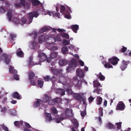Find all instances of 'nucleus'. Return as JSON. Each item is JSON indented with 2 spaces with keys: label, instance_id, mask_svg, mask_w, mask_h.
Listing matches in <instances>:
<instances>
[{
  "label": "nucleus",
  "instance_id": "f257e3e1",
  "mask_svg": "<svg viewBox=\"0 0 131 131\" xmlns=\"http://www.w3.org/2000/svg\"><path fill=\"white\" fill-rule=\"evenodd\" d=\"M56 10L58 11L59 10V9H60V12L62 13V14H64V17L68 19H70L71 18L69 11L72 13L69 7H67V12L64 13V11L65 9V8L63 6H62L61 4L57 3L56 6Z\"/></svg>",
  "mask_w": 131,
  "mask_h": 131
},
{
  "label": "nucleus",
  "instance_id": "f03ea898",
  "mask_svg": "<svg viewBox=\"0 0 131 131\" xmlns=\"http://www.w3.org/2000/svg\"><path fill=\"white\" fill-rule=\"evenodd\" d=\"M84 82L86 84H87V82H85L84 80H83L82 81L81 80L78 81L77 78L76 77H74L73 79L71 80L69 87H70L74 86L77 87L79 88L81 86L82 82Z\"/></svg>",
  "mask_w": 131,
  "mask_h": 131
},
{
  "label": "nucleus",
  "instance_id": "7ed1b4c3",
  "mask_svg": "<svg viewBox=\"0 0 131 131\" xmlns=\"http://www.w3.org/2000/svg\"><path fill=\"white\" fill-rule=\"evenodd\" d=\"M42 3H41V5ZM41 14L42 15H44L47 14L51 16L52 15L53 17H58V18H60V15L59 13H56L54 12H51L50 11H48L44 9L43 7L41 6Z\"/></svg>",
  "mask_w": 131,
  "mask_h": 131
},
{
  "label": "nucleus",
  "instance_id": "20e7f679",
  "mask_svg": "<svg viewBox=\"0 0 131 131\" xmlns=\"http://www.w3.org/2000/svg\"><path fill=\"white\" fill-rule=\"evenodd\" d=\"M62 75H60L59 78V82L63 84H66L69 87L71 79L68 77L66 78L64 74L62 73Z\"/></svg>",
  "mask_w": 131,
  "mask_h": 131
},
{
  "label": "nucleus",
  "instance_id": "39448f33",
  "mask_svg": "<svg viewBox=\"0 0 131 131\" xmlns=\"http://www.w3.org/2000/svg\"><path fill=\"white\" fill-rule=\"evenodd\" d=\"M7 18L8 19V21H12L16 25H17L20 23V20L16 18H13L12 20L11 18L12 16V10L11 9H8L7 13Z\"/></svg>",
  "mask_w": 131,
  "mask_h": 131
},
{
  "label": "nucleus",
  "instance_id": "423d86ee",
  "mask_svg": "<svg viewBox=\"0 0 131 131\" xmlns=\"http://www.w3.org/2000/svg\"><path fill=\"white\" fill-rule=\"evenodd\" d=\"M70 113H72V110L71 109L67 108L66 109L64 117H58L53 118V120L57 123H59L62 120L66 119L67 116H69L68 114Z\"/></svg>",
  "mask_w": 131,
  "mask_h": 131
},
{
  "label": "nucleus",
  "instance_id": "0eeeda50",
  "mask_svg": "<svg viewBox=\"0 0 131 131\" xmlns=\"http://www.w3.org/2000/svg\"><path fill=\"white\" fill-rule=\"evenodd\" d=\"M58 54L57 52H52L51 54L49 57L47 58L45 54L41 53V58H42L43 57H44L45 58V59H47V61L48 62H50V61L53 58L56 57L57 56Z\"/></svg>",
  "mask_w": 131,
  "mask_h": 131
},
{
  "label": "nucleus",
  "instance_id": "6e6552de",
  "mask_svg": "<svg viewBox=\"0 0 131 131\" xmlns=\"http://www.w3.org/2000/svg\"><path fill=\"white\" fill-rule=\"evenodd\" d=\"M41 30L38 32L36 31H32L30 34V36H32L33 39L35 40L36 39L37 36H38V41L39 43H41Z\"/></svg>",
  "mask_w": 131,
  "mask_h": 131
},
{
  "label": "nucleus",
  "instance_id": "1a4fd4ad",
  "mask_svg": "<svg viewBox=\"0 0 131 131\" xmlns=\"http://www.w3.org/2000/svg\"><path fill=\"white\" fill-rule=\"evenodd\" d=\"M77 62L74 59H72L69 62V66L66 69L67 71L68 72L72 70L73 67H76L77 66Z\"/></svg>",
  "mask_w": 131,
  "mask_h": 131
},
{
  "label": "nucleus",
  "instance_id": "9d476101",
  "mask_svg": "<svg viewBox=\"0 0 131 131\" xmlns=\"http://www.w3.org/2000/svg\"><path fill=\"white\" fill-rule=\"evenodd\" d=\"M61 41V39L60 38V36H57V39L55 37H50L48 38L46 40L47 42L48 43L50 44H54V43L57 41Z\"/></svg>",
  "mask_w": 131,
  "mask_h": 131
},
{
  "label": "nucleus",
  "instance_id": "9b49d317",
  "mask_svg": "<svg viewBox=\"0 0 131 131\" xmlns=\"http://www.w3.org/2000/svg\"><path fill=\"white\" fill-rule=\"evenodd\" d=\"M39 15V14L37 12L35 11L33 12H31L29 13L28 15V21L29 23L28 24L30 23L32 21V20L33 18L34 17L36 18Z\"/></svg>",
  "mask_w": 131,
  "mask_h": 131
},
{
  "label": "nucleus",
  "instance_id": "f8f14e48",
  "mask_svg": "<svg viewBox=\"0 0 131 131\" xmlns=\"http://www.w3.org/2000/svg\"><path fill=\"white\" fill-rule=\"evenodd\" d=\"M67 92L69 94H73L74 98L76 100H80L81 99L80 95L79 94L75 93L73 94V92L72 90L70 89H68L67 90Z\"/></svg>",
  "mask_w": 131,
  "mask_h": 131
},
{
  "label": "nucleus",
  "instance_id": "ddd939ff",
  "mask_svg": "<svg viewBox=\"0 0 131 131\" xmlns=\"http://www.w3.org/2000/svg\"><path fill=\"white\" fill-rule=\"evenodd\" d=\"M71 122L74 125V127H73L71 130L72 131H79L78 128L79 126L78 122L76 119L75 118H73L71 119Z\"/></svg>",
  "mask_w": 131,
  "mask_h": 131
},
{
  "label": "nucleus",
  "instance_id": "4468645a",
  "mask_svg": "<svg viewBox=\"0 0 131 131\" xmlns=\"http://www.w3.org/2000/svg\"><path fill=\"white\" fill-rule=\"evenodd\" d=\"M76 74L80 78H83L84 76V73L82 69L78 68L76 70Z\"/></svg>",
  "mask_w": 131,
  "mask_h": 131
},
{
  "label": "nucleus",
  "instance_id": "2eb2a0df",
  "mask_svg": "<svg viewBox=\"0 0 131 131\" xmlns=\"http://www.w3.org/2000/svg\"><path fill=\"white\" fill-rule=\"evenodd\" d=\"M129 63V61H125L123 59L120 66V68L123 71L125 70L127 68V64Z\"/></svg>",
  "mask_w": 131,
  "mask_h": 131
},
{
  "label": "nucleus",
  "instance_id": "dca6fc26",
  "mask_svg": "<svg viewBox=\"0 0 131 131\" xmlns=\"http://www.w3.org/2000/svg\"><path fill=\"white\" fill-rule=\"evenodd\" d=\"M32 49L35 50H38L40 48V45L35 41H32Z\"/></svg>",
  "mask_w": 131,
  "mask_h": 131
},
{
  "label": "nucleus",
  "instance_id": "f3484780",
  "mask_svg": "<svg viewBox=\"0 0 131 131\" xmlns=\"http://www.w3.org/2000/svg\"><path fill=\"white\" fill-rule=\"evenodd\" d=\"M125 108V105L122 102H119L117 104L116 109L117 110H123Z\"/></svg>",
  "mask_w": 131,
  "mask_h": 131
},
{
  "label": "nucleus",
  "instance_id": "a211bd4d",
  "mask_svg": "<svg viewBox=\"0 0 131 131\" xmlns=\"http://www.w3.org/2000/svg\"><path fill=\"white\" fill-rule=\"evenodd\" d=\"M51 70L53 74L56 75L62 74L63 71V70L62 69L58 70L57 69L54 68L51 69Z\"/></svg>",
  "mask_w": 131,
  "mask_h": 131
},
{
  "label": "nucleus",
  "instance_id": "6ab92c4d",
  "mask_svg": "<svg viewBox=\"0 0 131 131\" xmlns=\"http://www.w3.org/2000/svg\"><path fill=\"white\" fill-rule=\"evenodd\" d=\"M108 60L111 61V63L113 65H115L118 62L119 59L116 57H114L109 59Z\"/></svg>",
  "mask_w": 131,
  "mask_h": 131
},
{
  "label": "nucleus",
  "instance_id": "aec40b11",
  "mask_svg": "<svg viewBox=\"0 0 131 131\" xmlns=\"http://www.w3.org/2000/svg\"><path fill=\"white\" fill-rule=\"evenodd\" d=\"M58 63L60 66H62L66 65L67 64L68 62L65 60L61 59L59 60Z\"/></svg>",
  "mask_w": 131,
  "mask_h": 131
},
{
  "label": "nucleus",
  "instance_id": "412c9836",
  "mask_svg": "<svg viewBox=\"0 0 131 131\" xmlns=\"http://www.w3.org/2000/svg\"><path fill=\"white\" fill-rule=\"evenodd\" d=\"M45 115L46 121L48 122H50L52 120V118L50 114L49 113H46Z\"/></svg>",
  "mask_w": 131,
  "mask_h": 131
},
{
  "label": "nucleus",
  "instance_id": "4be33fe9",
  "mask_svg": "<svg viewBox=\"0 0 131 131\" xmlns=\"http://www.w3.org/2000/svg\"><path fill=\"white\" fill-rule=\"evenodd\" d=\"M65 91L63 89H57L56 91V93L57 94H59L62 96L64 95Z\"/></svg>",
  "mask_w": 131,
  "mask_h": 131
},
{
  "label": "nucleus",
  "instance_id": "5701e85b",
  "mask_svg": "<svg viewBox=\"0 0 131 131\" xmlns=\"http://www.w3.org/2000/svg\"><path fill=\"white\" fill-rule=\"evenodd\" d=\"M103 64L104 65L105 67L107 68H112V66L108 62L107 63L105 61H103L102 62Z\"/></svg>",
  "mask_w": 131,
  "mask_h": 131
},
{
  "label": "nucleus",
  "instance_id": "b1692460",
  "mask_svg": "<svg viewBox=\"0 0 131 131\" xmlns=\"http://www.w3.org/2000/svg\"><path fill=\"white\" fill-rule=\"evenodd\" d=\"M41 100L40 99H37V101L34 103L33 106L35 108L39 106L40 104Z\"/></svg>",
  "mask_w": 131,
  "mask_h": 131
},
{
  "label": "nucleus",
  "instance_id": "393cba45",
  "mask_svg": "<svg viewBox=\"0 0 131 131\" xmlns=\"http://www.w3.org/2000/svg\"><path fill=\"white\" fill-rule=\"evenodd\" d=\"M29 79L30 80H31L34 78V79L37 78L35 76V74L33 72H29L28 73Z\"/></svg>",
  "mask_w": 131,
  "mask_h": 131
},
{
  "label": "nucleus",
  "instance_id": "a878e982",
  "mask_svg": "<svg viewBox=\"0 0 131 131\" xmlns=\"http://www.w3.org/2000/svg\"><path fill=\"white\" fill-rule=\"evenodd\" d=\"M12 96L14 98H16L18 99H20V95L17 92H15L14 93L12 94Z\"/></svg>",
  "mask_w": 131,
  "mask_h": 131
},
{
  "label": "nucleus",
  "instance_id": "bb28decb",
  "mask_svg": "<svg viewBox=\"0 0 131 131\" xmlns=\"http://www.w3.org/2000/svg\"><path fill=\"white\" fill-rule=\"evenodd\" d=\"M71 28L74 32L76 33L77 31L79 28V26L77 25H72L71 26Z\"/></svg>",
  "mask_w": 131,
  "mask_h": 131
},
{
  "label": "nucleus",
  "instance_id": "cd10ccee",
  "mask_svg": "<svg viewBox=\"0 0 131 131\" xmlns=\"http://www.w3.org/2000/svg\"><path fill=\"white\" fill-rule=\"evenodd\" d=\"M52 28L51 27L48 26H43L41 28V33L46 31L49 30L50 29Z\"/></svg>",
  "mask_w": 131,
  "mask_h": 131
},
{
  "label": "nucleus",
  "instance_id": "c85d7f7f",
  "mask_svg": "<svg viewBox=\"0 0 131 131\" xmlns=\"http://www.w3.org/2000/svg\"><path fill=\"white\" fill-rule=\"evenodd\" d=\"M97 76L101 80L104 81L105 79V77L100 72L99 74H97Z\"/></svg>",
  "mask_w": 131,
  "mask_h": 131
},
{
  "label": "nucleus",
  "instance_id": "c756f323",
  "mask_svg": "<svg viewBox=\"0 0 131 131\" xmlns=\"http://www.w3.org/2000/svg\"><path fill=\"white\" fill-rule=\"evenodd\" d=\"M32 4L34 6H37L40 3V2L38 0H33L31 2Z\"/></svg>",
  "mask_w": 131,
  "mask_h": 131
},
{
  "label": "nucleus",
  "instance_id": "7c9ffc66",
  "mask_svg": "<svg viewBox=\"0 0 131 131\" xmlns=\"http://www.w3.org/2000/svg\"><path fill=\"white\" fill-rule=\"evenodd\" d=\"M96 104L98 105H100L101 104L102 99L100 96H98L96 99Z\"/></svg>",
  "mask_w": 131,
  "mask_h": 131
},
{
  "label": "nucleus",
  "instance_id": "2f4dec72",
  "mask_svg": "<svg viewBox=\"0 0 131 131\" xmlns=\"http://www.w3.org/2000/svg\"><path fill=\"white\" fill-rule=\"evenodd\" d=\"M49 99V97L47 95L45 94L43 97L42 101L44 102H47Z\"/></svg>",
  "mask_w": 131,
  "mask_h": 131
},
{
  "label": "nucleus",
  "instance_id": "473e14b6",
  "mask_svg": "<svg viewBox=\"0 0 131 131\" xmlns=\"http://www.w3.org/2000/svg\"><path fill=\"white\" fill-rule=\"evenodd\" d=\"M68 50V49L67 47H62L61 49L62 52L64 54H65L67 53V52Z\"/></svg>",
  "mask_w": 131,
  "mask_h": 131
},
{
  "label": "nucleus",
  "instance_id": "72a5a7b5",
  "mask_svg": "<svg viewBox=\"0 0 131 131\" xmlns=\"http://www.w3.org/2000/svg\"><path fill=\"white\" fill-rule=\"evenodd\" d=\"M16 54L18 56L20 57H23L24 56V53L21 51L17 52Z\"/></svg>",
  "mask_w": 131,
  "mask_h": 131
},
{
  "label": "nucleus",
  "instance_id": "f704fd0d",
  "mask_svg": "<svg viewBox=\"0 0 131 131\" xmlns=\"http://www.w3.org/2000/svg\"><path fill=\"white\" fill-rule=\"evenodd\" d=\"M51 112L52 113L54 114H57L58 113V111L57 110L56 108L54 107L52 108Z\"/></svg>",
  "mask_w": 131,
  "mask_h": 131
},
{
  "label": "nucleus",
  "instance_id": "c9c22d12",
  "mask_svg": "<svg viewBox=\"0 0 131 131\" xmlns=\"http://www.w3.org/2000/svg\"><path fill=\"white\" fill-rule=\"evenodd\" d=\"M63 43L64 46H67L69 45L70 43V40H67L66 39H64L63 41Z\"/></svg>",
  "mask_w": 131,
  "mask_h": 131
},
{
  "label": "nucleus",
  "instance_id": "e433bc0d",
  "mask_svg": "<svg viewBox=\"0 0 131 131\" xmlns=\"http://www.w3.org/2000/svg\"><path fill=\"white\" fill-rule=\"evenodd\" d=\"M52 30L53 32H54L55 31V30H57L59 32H61L63 31H65L66 30L63 29H61L60 28H58L57 29H56L55 28H52Z\"/></svg>",
  "mask_w": 131,
  "mask_h": 131
},
{
  "label": "nucleus",
  "instance_id": "4c0bfd02",
  "mask_svg": "<svg viewBox=\"0 0 131 131\" xmlns=\"http://www.w3.org/2000/svg\"><path fill=\"white\" fill-rule=\"evenodd\" d=\"M68 48L71 50H76V48H75V46L73 45L70 44V46H68Z\"/></svg>",
  "mask_w": 131,
  "mask_h": 131
},
{
  "label": "nucleus",
  "instance_id": "58836bf2",
  "mask_svg": "<svg viewBox=\"0 0 131 131\" xmlns=\"http://www.w3.org/2000/svg\"><path fill=\"white\" fill-rule=\"evenodd\" d=\"M93 83L94 86V88L95 87L96 85L98 86H102V85H101L100 83L97 81H93Z\"/></svg>",
  "mask_w": 131,
  "mask_h": 131
},
{
  "label": "nucleus",
  "instance_id": "ea45409f",
  "mask_svg": "<svg viewBox=\"0 0 131 131\" xmlns=\"http://www.w3.org/2000/svg\"><path fill=\"white\" fill-rule=\"evenodd\" d=\"M61 36L62 37L67 39H69V36L66 33H62L61 34Z\"/></svg>",
  "mask_w": 131,
  "mask_h": 131
},
{
  "label": "nucleus",
  "instance_id": "a19ab883",
  "mask_svg": "<svg viewBox=\"0 0 131 131\" xmlns=\"http://www.w3.org/2000/svg\"><path fill=\"white\" fill-rule=\"evenodd\" d=\"M49 101L48 102V103L50 105H54L55 104V102L54 100H53L52 99H49Z\"/></svg>",
  "mask_w": 131,
  "mask_h": 131
},
{
  "label": "nucleus",
  "instance_id": "79ce46f5",
  "mask_svg": "<svg viewBox=\"0 0 131 131\" xmlns=\"http://www.w3.org/2000/svg\"><path fill=\"white\" fill-rule=\"evenodd\" d=\"M107 128L110 129H112L114 128V126L110 123H108V124L106 126Z\"/></svg>",
  "mask_w": 131,
  "mask_h": 131
},
{
  "label": "nucleus",
  "instance_id": "37998d69",
  "mask_svg": "<svg viewBox=\"0 0 131 131\" xmlns=\"http://www.w3.org/2000/svg\"><path fill=\"white\" fill-rule=\"evenodd\" d=\"M55 103H59L61 102V98L59 97H57L54 99Z\"/></svg>",
  "mask_w": 131,
  "mask_h": 131
},
{
  "label": "nucleus",
  "instance_id": "c03bdc74",
  "mask_svg": "<svg viewBox=\"0 0 131 131\" xmlns=\"http://www.w3.org/2000/svg\"><path fill=\"white\" fill-rule=\"evenodd\" d=\"M39 54L38 56V57L39 58V64L40 65L41 64V52L40 50L38 51Z\"/></svg>",
  "mask_w": 131,
  "mask_h": 131
},
{
  "label": "nucleus",
  "instance_id": "a18cd8bd",
  "mask_svg": "<svg viewBox=\"0 0 131 131\" xmlns=\"http://www.w3.org/2000/svg\"><path fill=\"white\" fill-rule=\"evenodd\" d=\"M103 109L102 108L100 107L99 109V114L100 116H103Z\"/></svg>",
  "mask_w": 131,
  "mask_h": 131
},
{
  "label": "nucleus",
  "instance_id": "49530a36",
  "mask_svg": "<svg viewBox=\"0 0 131 131\" xmlns=\"http://www.w3.org/2000/svg\"><path fill=\"white\" fill-rule=\"evenodd\" d=\"M20 3L21 5L23 6H26V2L25 0H20Z\"/></svg>",
  "mask_w": 131,
  "mask_h": 131
},
{
  "label": "nucleus",
  "instance_id": "de8ad7c7",
  "mask_svg": "<svg viewBox=\"0 0 131 131\" xmlns=\"http://www.w3.org/2000/svg\"><path fill=\"white\" fill-rule=\"evenodd\" d=\"M37 82H36V81L34 80H33L31 81V84L34 85H36Z\"/></svg>",
  "mask_w": 131,
  "mask_h": 131
},
{
  "label": "nucleus",
  "instance_id": "09e8293b",
  "mask_svg": "<svg viewBox=\"0 0 131 131\" xmlns=\"http://www.w3.org/2000/svg\"><path fill=\"white\" fill-rule=\"evenodd\" d=\"M44 80L46 81H48L51 80L50 77L48 76H46L44 78Z\"/></svg>",
  "mask_w": 131,
  "mask_h": 131
},
{
  "label": "nucleus",
  "instance_id": "8fccbe9b",
  "mask_svg": "<svg viewBox=\"0 0 131 131\" xmlns=\"http://www.w3.org/2000/svg\"><path fill=\"white\" fill-rule=\"evenodd\" d=\"M121 124L122 123L121 122L118 123L116 124L117 125V128L119 129L121 128Z\"/></svg>",
  "mask_w": 131,
  "mask_h": 131
},
{
  "label": "nucleus",
  "instance_id": "3c124183",
  "mask_svg": "<svg viewBox=\"0 0 131 131\" xmlns=\"http://www.w3.org/2000/svg\"><path fill=\"white\" fill-rule=\"evenodd\" d=\"M11 38L12 40H14V38L16 37V35L14 34H10Z\"/></svg>",
  "mask_w": 131,
  "mask_h": 131
},
{
  "label": "nucleus",
  "instance_id": "603ef678",
  "mask_svg": "<svg viewBox=\"0 0 131 131\" xmlns=\"http://www.w3.org/2000/svg\"><path fill=\"white\" fill-rule=\"evenodd\" d=\"M26 21L27 20L24 17H22L21 19V22L23 24L25 23L26 22Z\"/></svg>",
  "mask_w": 131,
  "mask_h": 131
},
{
  "label": "nucleus",
  "instance_id": "864d4df0",
  "mask_svg": "<svg viewBox=\"0 0 131 131\" xmlns=\"http://www.w3.org/2000/svg\"><path fill=\"white\" fill-rule=\"evenodd\" d=\"M95 98H93L91 96L89 98L88 100L89 103H91L94 100Z\"/></svg>",
  "mask_w": 131,
  "mask_h": 131
},
{
  "label": "nucleus",
  "instance_id": "5fc2aeb1",
  "mask_svg": "<svg viewBox=\"0 0 131 131\" xmlns=\"http://www.w3.org/2000/svg\"><path fill=\"white\" fill-rule=\"evenodd\" d=\"M13 76L14 78L16 80H18L19 79V77L17 74H14Z\"/></svg>",
  "mask_w": 131,
  "mask_h": 131
},
{
  "label": "nucleus",
  "instance_id": "6e6d98bb",
  "mask_svg": "<svg viewBox=\"0 0 131 131\" xmlns=\"http://www.w3.org/2000/svg\"><path fill=\"white\" fill-rule=\"evenodd\" d=\"M0 12L1 13H4L5 12V10L4 8L3 7L1 6L0 7Z\"/></svg>",
  "mask_w": 131,
  "mask_h": 131
},
{
  "label": "nucleus",
  "instance_id": "4d7b16f0",
  "mask_svg": "<svg viewBox=\"0 0 131 131\" xmlns=\"http://www.w3.org/2000/svg\"><path fill=\"white\" fill-rule=\"evenodd\" d=\"M68 53L69 54H70L73 56L75 58H79V56L77 54H75L74 55L73 53H71V52H70Z\"/></svg>",
  "mask_w": 131,
  "mask_h": 131
},
{
  "label": "nucleus",
  "instance_id": "13d9d810",
  "mask_svg": "<svg viewBox=\"0 0 131 131\" xmlns=\"http://www.w3.org/2000/svg\"><path fill=\"white\" fill-rule=\"evenodd\" d=\"M14 125L18 127L19 126V121H15L14 123Z\"/></svg>",
  "mask_w": 131,
  "mask_h": 131
},
{
  "label": "nucleus",
  "instance_id": "bf43d9fd",
  "mask_svg": "<svg viewBox=\"0 0 131 131\" xmlns=\"http://www.w3.org/2000/svg\"><path fill=\"white\" fill-rule=\"evenodd\" d=\"M25 126L27 128H30L31 127V126L29 124L27 123H26L25 124Z\"/></svg>",
  "mask_w": 131,
  "mask_h": 131
},
{
  "label": "nucleus",
  "instance_id": "052dcab7",
  "mask_svg": "<svg viewBox=\"0 0 131 131\" xmlns=\"http://www.w3.org/2000/svg\"><path fill=\"white\" fill-rule=\"evenodd\" d=\"M38 82V86L40 88H41V80H38L37 81Z\"/></svg>",
  "mask_w": 131,
  "mask_h": 131
},
{
  "label": "nucleus",
  "instance_id": "680f3d73",
  "mask_svg": "<svg viewBox=\"0 0 131 131\" xmlns=\"http://www.w3.org/2000/svg\"><path fill=\"white\" fill-rule=\"evenodd\" d=\"M9 72L10 73H13L14 71L13 70H14L13 69V68L11 67H10L9 68Z\"/></svg>",
  "mask_w": 131,
  "mask_h": 131
},
{
  "label": "nucleus",
  "instance_id": "e2e57ef3",
  "mask_svg": "<svg viewBox=\"0 0 131 131\" xmlns=\"http://www.w3.org/2000/svg\"><path fill=\"white\" fill-rule=\"evenodd\" d=\"M86 114V112L85 111H82L81 112V114L82 116H84Z\"/></svg>",
  "mask_w": 131,
  "mask_h": 131
},
{
  "label": "nucleus",
  "instance_id": "0e129e2a",
  "mask_svg": "<svg viewBox=\"0 0 131 131\" xmlns=\"http://www.w3.org/2000/svg\"><path fill=\"white\" fill-rule=\"evenodd\" d=\"M50 49L52 50H57L58 48L56 47L52 46L51 47Z\"/></svg>",
  "mask_w": 131,
  "mask_h": 131
},
{
  "label": "nucleus",
  "instance_id": "69168bd1",
  "mask_svg": "<svg viewBox=\"0 0 131 131\" xmlns=\"http://www.w3.org/2000/svg\"><path fill=\"white\" fill-rule=\"evenodd\" d=\"M7 110V108L5 107H3L2 109L1 112H5Z\"/></svg>",
  "mask_w": 131,
  "mask_h": 131
},
{
  "label": "nucleus",
  "instance_id": "338daca9",
  "mask_svg": "<svg viewBox=\"0 0 131 131\" xmlns=\"http://www.w3.org/2000/svg\"><path fill=\"white\" fill-rule=\"evenodd\" d=\"M3 129L5 131H9L8 128L6 127L4 125L3 126Z\"/></svg>",
  "mask_w": 131,
  "mask_h": 131
},
{
  "label": "nucleus",
  "instance_id": "774afa93",
  "mask_svg": "<svg viewBox=\"0 0 131 131\" xmlns=\"http://www.w3.org/2000/svg\"><path fill=\"white\" fill-rule=\"evenodd\" d=\"M79 63L81 66H83L84 65V63L83 61L80 60L79 61Z\"/></svg>",
  "mask_w": 131,
  "mask_h": 131
}]
</instances>
